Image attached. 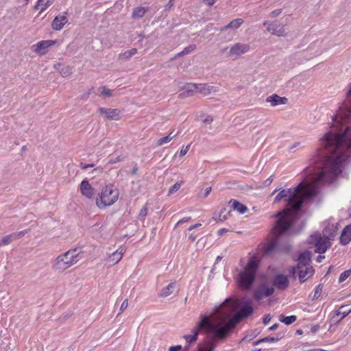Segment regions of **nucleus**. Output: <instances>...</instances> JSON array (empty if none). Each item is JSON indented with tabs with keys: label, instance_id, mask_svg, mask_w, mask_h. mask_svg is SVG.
<instances>
[{
	"label": "nucleus",
	"instance_id": "nucleus-19",
	"mask_svg": "<svg viewBox=\"0 0 351 351\" xmlns=\"http://www.w3.org/2000/svg\"><path fill=\"white\" fill-rule=\"evenodd\" d=\"M95 191V189L90 184L88 180H82L80 184V192L84 196L90 199L93 197Z\"/></svg>",
	"mask_w": 351,
	"mask_h": 351
},
{
	"label": "nucleus",
	"instance_id": "nucleus-48",
	"mask_svg": "<svg viewBox=\"0 0 351 351\" xmlns=\"http://www.w3.org/2000/svg\"><path fill=\"white\" fill-rule=\"evenodd\" d=\"M189 147H190V145H188L187 146L182 147L181 148L180 152V156H184L188 152V151L189 149Z\"/></svg>",
	"mask_w": 351,
	"mask_h": 351
},
{
	"label": "nucleus",
	"instance_id": "nucleus-12",
	"mask_svg": "<svg viewBox=\"0 0 351 351\" xmlns=\"http://www.w3.org/2000/svg\"><path fill=\"white\" fill-rule=\"evenodd\" d=\"M351 313V308L349 305H342L331 317L330 321L339 324L344 317Z\"/></svg>",
	"mask_w": 351,
	"mask_h": 351
},
{
	"label": "nucleus",
	"instance_id": "nucleus-50",
	"mask_svg": "<svg viewBox=\"0 0 351 351\" xmlns=\"http://www.w3.org/2000/svg\"><path fill=\"white\" fill-rule=\"evenodd\" d=\"M191 219V217H184L182 218V219L179 220L177 223L176 224L175 227L176 228L178 226L186 222V221H188L189 220Z\"/></svg>",
	"mask_w": 351,
	"mask_h": 351
},
{
	"label": "nucleus",
	"instance_id": "nucleus-61",
	"mask_svg": "<svg viewBox=\"0 0 351 351\" xmlns=\"http://www.w3.org/2000/svg\"><path fill=\"white\" fill-rule=\"evenodd\" d=\"M211 192V187H207L205 189L204 197H206Z\"/></svg>",
	"mask_w": 351,
	"mask_h": 351
},
{
	"label": "nucleus",
	"instance_id": "nucleus-30",
	"mask_svg": "<svg viewBox=\"0 0 351 351\" xmlns=\"http://www.w3.org/2000/svg\"><path fill=\"white\" fill-rule=\"evenodd\" d=\"M176 287V283L171 282L161 290V292L159 293V297L166 298L170 295L173 293Z\"/></svg>",
	"mask_w": 351,
	"mask_h": 351
},
{
	"label": "nucleus",
	"instance_id": "nucleus-35",
	"mask_svg": "<svg viewBox=\"0 0 351 351\" xmlns=\"http://www.w3.org/2000/svg\"><path fill=\"white\" fill-rule=\"evenodd\" d=\"M137 53V49L136 48H133L130 50L125 51L123 53H121L119 54V58L124 59V60H128L132 56L135 55Z\"/></svg>",
	"mask_w": 351,
	"mask_h": 351
},
{
	"label": "nucleus",
	"instance_id": "nucleus-55",
	"mask_svg": "<svg viewBox=\"0 0 351 351\" xmlns=\"http://www.w3.org/2000/svg\"><path fill=\"white\" fill-rule=\"evenodd\" d=\"M213 117L210 115H208L204 120L203 122L204 123L210 124L213 122Z\"/></svg>",
	"mask_w": 351,
	"mask_h": 351
},
{
	"label": "nucleus",
	"instance_id": "nucleus-23",
	"mask_svg": "<svg viewBox=\"0 0 351 351\" xmlns=\"http://www.w3.org/2000/svg\"><path fill=\"white\" fill-rule=\"evenodd\" d=\"M266 101L270 103L272 106H276L278 105L287 104L288 99L285 97H280L277 94H273L266 98Z\"/></svg>",
	"mask_w": 351,
	"mask_h": 351
},
{
	"label": "nucleus",
	"instance_id": "nucleus-47",
	"mask_svg": "<svg viewBox=\"0 0 351 351\" xmlns=\"http://www.w3.org/2000/svg\"><path fill=\"white\" fill-rule=\"evenodd\" d=\"M128 306V300L126 299L122 302L120 309H119V313L118 315H120L121 313H122L123 312V311L126 309Z\"/></svg>",
	"mask_w": 351,
	"mask_h": 351
},
{
	"label": "nucleus",
	"instance_id": "nucleus-58",
	"mask_svg": "<svg viewBox=\"0 0 351 351\" xmlns=\"http://www.w3.org/2000/svg\"><path fill=\"white\" fill-rule=\"evenodd\" d=\"M182 348V346L180 345H178V346H171L169 348V351H179L180 350H181Z\"/></svg>",
	"mask_w": 351,
	"mask_h": 351
},
{
	"label": "nucleus",
	"instance_id": "nucleus-25",
	"mask_svg": "<svg viewBox=\"0 0 351 351\" xmlns=\"http://www.w3.org/2000/svg\"><path fill=\"white\" fill-rule=\"evenodd\" d=\"M351 241V225L346 226L340 236L341 244L346 245Z\"/></svg>",
	"mask_w": 351,
	"mask_h": 351
},
{
	"label": "nucleus",
	"instance_id": "nucleus-10",
	"mask_svg": "<svg viewBox=\"0 0 351 351\" xmlns=\"http://www.w3.org/2000/svg\"><path fill=\"white\" fill-rule=\"evenodd\" d=\"M56 43V40H41L38 43L33 45L31 47V49L34 52L43 56L46 54L47 53L48 48L53 45Z\"/></svg>",
	"mask_w": 351,
	"mask_h": 351
},
{
	"label": "nucleus",
	"instance_id": "nucleus-2",
	"mask_svg": "<svg viewBox=\"0 0 351 351\" xmlns=\"http://www.w3.org/2000/svg\"><path fill=\"white\" fill-rule=\"evenodd\" d=\"M321 145L326 148L331 145L335 146L336 152L334 153L337 154L329 176L331 180L341 172V163L345 159V151L351 152V126H346L344 130L334 127L322 136Z\"/></svg>",
	"mask_w": 351,
	"mask_h": 351
},
{
	"label": "nucleus",
	"instance_id": "nucleus-37",
	"mask_svg": "<svg viewBox=\"0 0 351 351\" xmlns=\"http://www.w3.org/2000/svg\"><path fill=\"white\" fill-rule=\"evenodd\" d=\"M322 289H323V285L322 284H319L315 287L314 295H313V297L312 298V300H315L318 299L320 297L321 293L322 292Z\"/></svg>",
	"mask_w": 351,
	"mask_h": 351
},
{
	"label": "nucleus",
	"instance_id": "nucleus-5",
	"mask_svg": "<svg viewBox=\"0 0 351 351\" xmlns=\"http://www.w3.org/2000/svg\"><path fill=\"white\" fill-rule=\"evenodd\" d=\"M259 266L258 260L253 256L250 258L244 270L238 276L239 286L243 290H249L255 281L256 274Z\"/></svg>",
	"mask_w": 351,
	"mask_h": 351
},
{
	"label": "nucleus",
	"instance_id": "nucleus-14",
	"mask_svg": "<svg viewBox=\"0 0 351 351\" xmlns=\"http://www.w3.org/2000/svg\"><path fill=\"white\" fill-rule=\"evenodd\" d=\"M98 112L102 115H104L106 119L110 120H115L118 121L120 119V110L115 108H103L101 107L98 108Z\"/></svg>",
	"mask_w": 351,
	"mask_h": 351
},
{
	"label": "nucleus",
	"instance_id": "nucleus-46",
	"mask_svg": "<svg viewBox=\"0 0 351 351\" xmlns=\"http://www.w3.org/2000/svg\"><path fill=\"white\" fill-rule=\"evenodd\" d=\"M213 219L215 221H226L228 219V216L227 215H223L219 213L217 216H214Z\"/></svg>",
	"mask_w": 351,
	"mask_h": 351
},
{
	"label": "nucleus",
	"instance_id": "nucleus-43",
	"mask_svg": "<svg viewBox=\"0 0 351 351\" xmlns=\"http://www.w3.org/2000/svg\"><path fill=\"white\" fill-rule=\"evenodd\" d=\"M147 215V208L144 206L141 208L139 213L138 217L141 219H144V218Z\"/></svg>",
	"mask_w": 351,
	"mask_h": 351
},
{
	"label": "nucleus",
	"instance_id": "nucleus-11",
	"mask_svg": "<svg viewBox=\"0 0 351 351\" xmlns=\"http://www.w3.org/2000/svg\"><path fill=\"white\" fill-rule=\"evenodd\" d=\"M311 252L308 250L300 253L298 258L297 265L292 267V272L295 274L297 269H300L302 267H309L311 262Z\"/></svg>",
	"mask_w": 351,
	"mask_h": 351
},
{
	"label": "nucleus",
	"instance_id": "nucleus-60",
	"mask_svg": "<svg viewBox=\"0 0 351 351\" xmlns=\"http://www.w3.org/2000/svg\"><path fill=\"white\" fill-rule=\"evenodd\" d=\"M138 170V168L137 164H135L131 170V173L132 175H136Z\"/></svg>",
	"mask_w": 351,
	"mask_h": 351
},
{
	"label": "nucleus",
	"instance_id": "nucleus-42",
	"mask_svg": "<svg viewBox=\"0 0 351 351\" xmlns=\"http://www.w3.org/2000/svg\"><path fill=\"white\" fill-rule=\"evenodd\" d=\"M215 345L213 343H209L206 345L204 348L200 349V351H213L215 349Z\"/></svg>",
	"mask_w": 351,
	"mask_h": 351
},
{
	"label": "nucleus",
	"instance_id": "nucleus-15",
	"mask_svg": "<svg viewBox=\"0 0 351 351\" xmlns=\"http://www.w3.org/2000/svg\"><path fill=\"white\" fill-rule=\"evenodd\" d=\"M250 46L243 43H236L230 48L229 56H241L250 50Z\"/></svg>",
	"mask_w": 351,
	"mask_h": 351
},
{
	"label": "nucleus",
	"instance_id": "nucleus-64",
	"mask_svg": "<svg viewBox=\"0 0 351 351\" xmlns=\"http://www.w3.org/2000/svg\"><path fill=\"white\" fill-rule=\"evenodd\" d=\"M319 328V326L315 325L311 327V330L312 332L315 333L318 330Z\"/></svg>",
	"mask_w": 351,
	"mask_h": 351
},
{
	"label": "nucleus",
	"instance_id": "nucleus-29",
	"mask_svg": "<svg viewBox=\"0 0 351 351\" xmlns=\"http://www.w3.org/2000/svg\"><path fill=\"white\" fill-rule=\"evenodd\" d=\"M243 23V20L241 18H237L230 21L228 25L221 27V31H225L228 29H238Z\"/></svg>",
	"mask_w": 351,
	"mask_h": 351
},
{
	"label": "nucleus",
	"instance_id": "nucleus-27",
	"mask_svg": "<svg viewBox=\"0 0 351 351\" xmlns=\"http://www.w3.org/2000/svg\"><path fill=\"white\" fill-rule=\"evenodd\" d=\"M271 232L273 235L275 237V239L272 240L270 243H269L267 246L265 248V254H270L272 252H274L276 248L278 246V239L280 236H282L283 234L280 235H276L273 232V228L271 229Z\"/></svg>",
	"mask_w": 351,
	"mask_h": 351
},
{
	"label": "nucleus",
	"instance_id": "nucleus-17",
	"mask_svg": "<svg viewBox=\"0 0 351 351\" xmlns=\"http://www.w3.org/2000/svg\"><path fill=\"white\" fill-rule=\"evenodd\" d=\"M273 285L279 290H285L288 287L289 281L286 276L277 274L274 278Z\"/></svg>",
	"mask_w": 351,
	"mask_h": 351
},
{
	"label": "nucleus",
	"instance_id": "nucleus-28",
	"mask_svg": "<svg viewBox=\"0 0 351 351\" xmlns=\"http://www.w3.org/2000/svg\"><path fill=\"white\" fill-rule=\"evenodd\" d=\"M54 0H38L34 6L36 10H40V13L44 12L48 7L51 5Z\"/></svg>",
	"mask_w": 351,
	"mask_h": 351
},
{
	"label": "nucleus",
	"instance_id": "nucleus-9",
	"mask_svg": "<svg viewBox=\"0 0 351 351\" xmlns=\"http://www.w3.org/2000/svg\"><path fill=\"white\" fill-rule=\"evenodd\" d=\"M263 25L267 27V31L274 35L278 36H283L285 35V25L279 21H276L272 23L265 21Z\"/></svg>",
	"mask_w": 351,
	"mask_h": 351
},
{
	"label": "nucleus",
	"instance_id": "nucleus-54",
	"mask_svg": "<svg viewBox=\"0 0 351 351\" xmlns=\"http://www.w3.org/2000/svg\"><path fill=\"white\" fill-rule=\"evenodd\" d=\"M271 320V316L270 315H266L264 316L263 319V323L264 325H267L269 321Z\"/></svg>",
	"mask_w": 351,
	"mask_h": 351
},
{
	"label": "nucleus",
	"instance_id": "nucleus-57",
	"mask_svg": "<svg viewBox=\"0 0 351 351\" xmlns=\"http://www.w3.org/2000/svg\"><path fill=\"white\" fill-rule=\"evenodd\" d=\"M121 160H123V158H121L120 156H119L115 159H111L110 160H109L108 163L114 164V163H116L117 162H120Z\"/></svg>",
	"mask_w": 351,
	"mask_h": 351
},
{
	"label": "nucleus",
	"instance_id": "nucleus-63",
	"mask_svg": "<svg viewBox=\"0 0 351 351\" xmlns=\"http://www.w3.org/2000/svg\"><path fill=\"white\" fill-rule=\"evenodd\" d=\"M175 0H169V1L168 2V3L165 5V8H171L173 5V1Z\"/></svg>",
	"mask_w": 351,
	"mask_h": 351
},
{
	"label": "nucleus",
	"instance_id": "nucleus-40",
	"mask_svg": "<svg viewBox=\"0 0 351 351\" xmlns=\"http://www.w3.org/2000/svg\"><path fill=\"white\" fill-rule=\"evenodd\" d=\"M101 95L106 97H110L112 96V90L108 89L106 86H102L101 88Z\"/></svg>",
	"mask_w": 351,
	"mask_h": 351
},
{
	"label": "nucleus",
	"instance_id": "nucleus-41",
	"mask_svg": "<svg viewBox=\"0 0 351 351\" xmlns=\"http://www.w3.org/2000/svg\"><path fill=\"white\" fill-rule=\"evenodd\" d=\"M181 187V183L176 182L171 186L169 190V194H172L178 191Z\"/></svg>",
	"mask_w": 351,
	"mask_h": 351
},
{
	"label": "nucleus",
	"instance_id": "nucleus-52",
	"mask_svg": "<svg viewBox=\"0 0 351 351\" xmlns=\"http://www.w3.org/2000/svg\"><path fill=\"white\" fill-rule=\"evenodd\" d=\"M281 12H282V9L274 10L271 12V16L276 17V16H278Z\"/></svg>",
	"mask_w": 351,
	"mask_h": 351
},
{
	"label": "nucleus",
	"instance_id": "nucleus-18",
	"mask_svg": "<svg viewBox=\"0 0 351 351\" xmlns=\"http://www.w3.org/2000/svg\"><path fill=\"white\" fill-rule=\"evenodd\" d=\"M195 93H197L196 84L189 83L182 88V91L179 93L178 98L184 99L191 97Z\"/></svg>",
	"mask_w": 351,
	"mask_h": 351
},
{
	"label": "nucleus",
	"instance_id": "nucleus-44",
	"mask_svg": "<svg viewBox=\"0 0 351 351\" xmlns=\"http://www.w3.org/2000/svg\"><path fill=\"white\" fill-rule=\"evenodd\" d=\"M195 49H196L195 45H190L186 47L183 49V51H184V53L186 55V54L193 51Z\"/></svg>",
	"mask_w": 351,
	"mask_h": 351
},
{
	"label": "nucleus",
	"instance_id": "nucleus-36",
	"mask_svg": "<svg viewBox=\"0 0 351 351\" xmlns=\"http://www.w3.org/2000/svg\"><path fill=\"white\" fill-rule=\"evenodd\" d=\"M177 133H176V134H173V135H167L166 136H164V137H162L159 139L157 140L156 141V145L158 146H161L163 144L165 143H169V141H171L174 137H176L177 136Z\"/></svg>",
	"mask_w": 351,
	"mask_h": 351
},
{
	"label": "nucleus",
	"instance_id": "nucleus-59",
	"mask_svg": "<svg viewBox=\"0 0 351 351\" xmlns=\"http://www.w3.org/2000/svg\"><path fill=\"white\" fill-rule=\"evenodd\" d=\"M217 0H203V2L205 3L208 6H212L216 2Z\"/></svg>",
	"mask_w": 351,
	"mask_h": 351
},
{
	"label": "nucleus",
	"instance_id": "nucleus-34",
	"mask_svg": "<svg viewBox=\"0 0 351 351\" xmlns=\"http://www.w3.org/2000/svg\"><path fill=\"white\" fill-rule=\"evenodd\" d=\"M146 12V10L143 7L136 8L132 12V17L134 19L142 18Z\"/></svg>",
	"mask_w": 351,
	"mask_h": 351
},
{
	"label": "nucleus",
	"instance_id": "nucleus-21",
	"mask_svg": "<svg viewBox=\"0 0 351 351\" xmlns=\"http://www.w3.org/2000/svg\"><path fill=\"white\" fill-rule=\"evenodd\" d=\"M67 22L68 19L65 15L56 16L52 21L51 27L53 30L59 31L63 28Z\"/></svg>",
	"mask_w": 351,
	"mask_h": 351
},
{
	"label": "nucleus",
	"instance_id": "nucleus-4",
	"mask_svg": "<svg viewBox=\"0 0 351 351\" xmlns=\"http://www.w3.org/2000/svg\"><path fill=\"white\" fill-rule=\"evenodd\" d=\"M202 330H206L213 335V336L217 339H224L223 337H221L217 333V330H219L217 323H213L206 315H201V320L197 324L195 328L193 329V335H184L183 338L186 340L188 345L185 347L188 349L189 345L197 339L199 332Z\"/></svg>",
	"mask_w": 351,
	"mask_h": 351
},
{
	"label": "nucleus",
	"instance_id": "nucleus-33",
	"mask_svg": "<svg viewBox=\"0 0 351 351\" xmlns=\"http://www.w3.org/2000/svg\"><path fill=\"white\" fill-rule=\"evenodd\" d=\"M296 319L297 317L295 315L285 316L283 315H280L279 316V320L286 325H290L293 324L296 321Z\"/></svg>",
	"mask_w": 351,
	"mask_h": 351
},
{
	"label": "nucleus",
	"instance_id": "nucleus-45",
	"mask_svg": "<svg viewBox=\"0 0 351 351\" xmlns=\"http://www.w3.org/2000/svg\"><path fill=\"white\" fill-rule=\"evenodd\" d=\"M93 87H92L91 88H90L88 91H86V93H83L81 96H80V99L81 100H83V101H86L88 99L92 90H93Z\"/></svg>",
	"mask_w": 351,
	"mask_h": 351
},
{
	"label": "nucleus",
	"instance_id": "nucleus-56",
	"mask_svg": "<svg viewBox=\"0 0 351 351\" xmlns=\"http://www.w3.org/2000/svg\"><path fill=\"white\" fill-rule=\"evenodd\" d=\"M230 230L227 228H221L217 231V235L221 237L223 235V234L229 232Z\"/></svg>",
	"mask_w": 351,
	"mask_h": 351
},
{
	"label": "nucleus",
	"instance_id": "nucleus-16",
	"mask_svg": "<svg viewBox=\"0 0 351 351\" xmlns=\"http://www.w3.org/2000/svg\"><path fill=\"white\" fill-rule=\"evenodd\" d=\"M28 230H23L19 232H13L10 234L6 235L2 238L0 241V246L1 245H7L10 244L13 241L17 240L22 237H23L27 232Z\"/></svg>",
	"mask_w": 351,
	"mask_h": 351
},
{
	"label": "nucleus",
	"instance_id": "nucleus-24",
	"mask_svg": "<svg viewBox=\"0 0 351 351\" xmlns=\"http://www.w3.org/2000/svg\"><path fill=\"white\" fill-rule=\"evenodd\" d=\"M315 273L312 266L306 267L304 270L299 269L298 276L300 282H304L308 278H311Z\"/></svg>",
	"mask_w": 351,
	"mask_h": 351
},
{
	"label": "nucleus",
	"instance_id": "nucleus-39",
	"mask_svg": "<svg viewBox=\"0 0 351 351\" xmlns=\"http://www.w3.org/2000/svg\"><path fill=\"white\" fill-rule=\"evenodd\" d=\"M351 274V269L346 270L343 273L341 274L339 278V282H343L345 281Z\"/></svg>",
	"mask_w": 351,
	"mask_h": 351
},
{
	"label": "nucleus",
	"instance_id": "nucleus-53",
	"mask_svg": "<svg viewBox=\"0 0 351 351\" xmlns=\"http://www.w3.org/2000/svg\"><path fill=\"white\" fill-rule=\"evenodd\" d=\"M80 167H81L82 169H86L88 167H93L94 164H86V163L80 162Z\"/></svg>",
	"mask_w": 351,
	"mask_h": 351
},
{
	"label": "nucleus",
	"instance_id": "nucleus-6",
	"mask_svg": "<svg viewBox=\"0 0 351 351\" xmlns=\"http://www.w3.org/2000/svg\"><path fill=\"white\" fill-rule=\"evenodd\" d=\"M80 252L77 248H73L60 254L52 263L53 269L61 272L64 271L80 261Z\"/></svg>",
	"mask_w": 351,
	"mask_h": 351
},
{
	"label": "nucleus",
	"instance_id": "nucleus-1",
	"mask_svg": "<svg viewBox=\"0 0 351 351\" xmlns=\"http://www.w3.org/2000/svg\"><path fill=\"white\" fill-rule=\"evenodd\" d=\"M321 137L319 140L318 147L315 154L309 159L311 166L321 171L315 178V184H308L300 182L295 187L281 190L274 198V203H279L284 199L289 208H285L275 214L273 217L278 219L273 227V232L276 235L280 234H298L306 226V221L302 220L298 227H295L296 221L300 217V211L303 206L304 202L317 195L315 184L322 183H332L337 177L342 172V165L346 162L349 156L345 151V159L341 163V172L335 176L331 180L329 176L332 171V165L337 154L335 152V148L333 145L325 147L321 145Z\"/></svg>",
	"mask_w": 351,
	"mask_h": 351
},
{
	"label": "nucleus",
	"instance_id": "nucleus-13",
	"mask_svg": "<svg viewBox=\"0 0 351 351\" xmlns=\"http://www.w3.org/2000/svg\"><path fill=\"white\" fill-rule=\"evenodd\" d=\"M274 292L273 287H267L266 285H261L254 292V298L256 300L260 301L263 298L271 295Z\"/></svg>",
	"mask_w": 351,
	"mask_h": 351
},
{
	"label": "nucleus",
	"instance_id": "nucleus-3",
	"mask_svg": "<svg viewBox=\"0 0 351 351\" xmlns=\"http://www.w3.org/2000/svg\"><path fill=\"white\" fill-rule=\"evenodd\" d=\"M250 304L251 302L247 300L241 306L240 309L232 317H222L217 323L220 330H216L217 333L226 339L243 319L247 318L253 313L254 309Z\"/></svg>",
	"mask_w": 351,
	"mask_h": 351
},
{
	"label": "nucleus",
	"instance_id": "nucleus-7",
	"mask_svg": "<svg viewBox=\"0 0 351 351\" xmlns=\"http://www.w3.org/2000/svg\"><path fill=\"white\" fill-rule=\"evenodd\" d=\"M119 190L112 184H108L101 189L99 197L96 200V204L99 208L112 206L118 199Z\"/></svg>",
	"mask_w": 351,
	"mask_h": 351
},
{
	"label": "nucleus",
	"instance_id": "nucleus-26",
	"mask_svg": "<svg viewBox=\"0 0 351 351\" xmlns=\"http://www.w3.org/2000/svg\"><path fill=\"white\" fill-rule=\"evenodd\" d=\"M229 204H230L231 209L232 208L234 210H237L241 214H244L247 210V208L245 205L236 199H231Z\"/></svg>",
	"mask_w": 351,
	"mask_h": 351
},
{
	"label": "nucleus",
	"instance_id": "nucleus-51",
	"mask_svg": "<svg viewBox=\"0 0 351 351\" xmlns=\"http://www.w3.org/2000/svg\"><path fill=\"white\" fill-rule=\"evenodd\" d=\"M272 181H273V178H272V176H271L263 182V186H268L271 184Z\"/></svg>",
	"mask_w": 351,
	"mask_h": 351
},
{
	"label": "nucleus",
	"instance_id": "nucleus-8",
	"mask_svg": "<svg viewBox=\"0 0 351 351\" xmlns=\"http://www.w3.org/2000/svg\"><path fill=\"white\" fill-rule=\"evenodd\" d=\"M308 243L313 245L315 247V252L324 254L330 247L329 239L326 237H322L319 232L312 234L308 239Z\"/></svg>",
	"mask_w": 351,
	"mask_h": 351
},
{
	"label": "nucleus",
	"instance_id": "nucleus-38",
	"mask_svg": "<svg viewBox=\"0 0 351 351\" xmlns=\"http://www.w3.org/2000/svg\"><path fill=\"white\" fill-rule=\"evenodd\" d=\"M60 73L61 75L63 77H69L72 73L71 68L68 66H63L61 69V70L60 71Z\"/></svg>",
	"mask_w": 351,
	"mask_h": 351
},
{
	"label": "nucleus",
	"instance_id": "nucleus-20",
	"mask_svg": "<svg viewBox=\"0 0 351 351\" xmlns=\"http://www.w3.org/2000/svg\"><path fill=\"white\" fill-rule=\"evenodd\" d=\"M197 93H201L206 96L210 93H216L219 88L217 86H210L207 84H196Z\"/></svg>",
	"mask_w": 351,
	"mask_h": 351
},
{
	"label": "nucleus",
	"instance_id": "nucleus-32",
	"mask_svg": "<svg viewBox=\"0 0 351 351\" xmlns=\"http://www.w3.org/2000/svg\"><path fill=\"white\" fill-rule=\"evenodd\" d=\"M350 117H351V108L347 109L346 113L345 114L339 113V114L335 116L333 118V121L343 124V123L345 121V119H348Z\"/></svg>",
	"mask_w": 351,
	"mask_h": 351
},
{
	"label": "nucleus",
	"instance_id": "nucleus-62",
	"mask_svg": "<svg viewBox=\"0 0 351 351\" xmlns=\"http://www.w3.org/2000/svg\"><path fill=\"white\" fill-rule=\"evenodd\" d=\"M278 324H274V325L269 328V330H275L278 328Z\"/></svg>",
	"mask_w": 351,
	"mask_h": 351
},
{
	"label": "nucleus",
	"instance_id": "nucleus-22",
	"mask_svg": "<svg viewBox=\"0 0 351 351\" xmlns=\"http://www.w3.org/2000/svg\"><path fill=\"white\" fill-rule=\"evenodd\" d=\"M125 252V250L123 247H120L108 256V261L112 265L118 263L121 260Z\"/></svg>",
	"mask_w": 351,
	"mask_h": 351
},
{
	"label": "nucleus",
	"instance_id": "nucleus-31",
	"mask_svg": "<svg viewBox=\"0 0 351 351\" xmlns=\"http://www.w3.org/2000/svg\"><path fill=\"white\" fill-rule=\"evenodd\" d=\"M283 335H281L280 334H278L276 337H267L262 339H260L256 341H254L252 343L253 346L258 345L261 343L263 342H276L279 341L280 339H282Z\"/></svg>",
	"mask_w": 351,
	"mask_h": 351
},
{
	"label": "nucleus",
	"instance_id": "nucleus-49",
	"mask_svg": "<svg viewBox=\"0 0 351 351\" xmlns=\"http://www.w3.org/2000/svg\"><path fill=\"white\" fill-rule=\"evenodd\" d=\"M232 212V209L230 208L229 210H227V208L226 207H223L221 211H220V214L223 215H227L228 217V216H230V213Z\"/></svg>",
	"mask_w": 351,
	"mask_h": 351
}]
</instances>
